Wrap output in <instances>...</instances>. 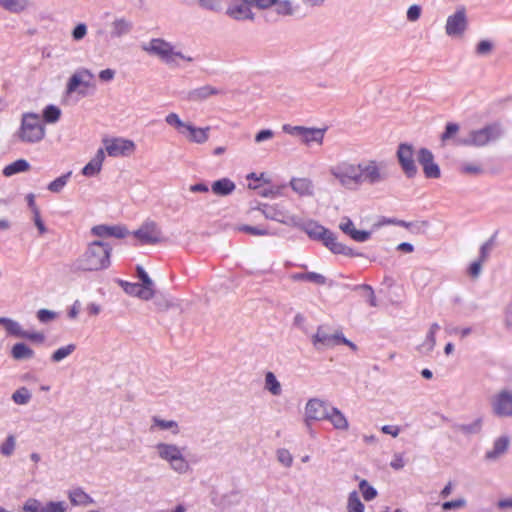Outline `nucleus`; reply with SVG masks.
<instances>
[{"label": "nucleus", "instance_id": "nucleus-1", "mask_svg": "<svg viewBox=\"0 0 512 512\" xmlns=\"http://www.w3.org/2000/svg\"><path fill=\"white\" fill-rule=\"evenodd\" d=\"M112 248L103 241H93L74 263L75 270L99 271L110 266Z\"/></svg>", "mask_w": 512, "mask_h": 512}, {"label": "nucleus", "instance_id": "nucleus-2", "mask_svg": "<svg viewBox=\"0 0 512 512\" xmlns=\"http://www.w3.org/2000/svg\"><path fill=\"white\" fill-rule=\"evenodd\" d=\"M301 228L309 236V238L312 240L321 241L334 254H341L349 257L363 256L362 253L356 252L343 243L338 242L335 233L315 221H308L303 223Z\"/></svg>", "mask_w": 512, "mask_h": 512}, {"label": "nucleus", "instance_id": "nucleus-3", "mask_svg": "<svg viewBox=\"0 0 512 512\" xmlns=\"http://www.w3.org/2000/svg\"><path fill=\"white\" fill-rule=\"evenodd\" d=\"M503 135V129L499 123L486 125L481 129L471 130L466 136L456 139V144L461 146L482 147L498 140Z\"/></svg>", "mask_w": 512, "mask_h": 512}, {"label": "nucleus", "instance_id": "nucleus-4", "mask_svg": "<svg viewBox=\"0 0 512 512\" xmlns=\"http://www.w3.org/2000/svg\"><path fill=\"white\" fill-rule=\"evenodd\" d=\"M387 161L369 159L360 162V185H378L390 177Z\"/></svg>", "mask_w": 512, "mask_h": 512}, {"label": "nucleus", "instance_id": "nucleus-5", "mask_svg": "<svg viewBox=\"0 0 512 512\" xmlns=\"http://www.w3.org/2000/svg\"><path fill=\"white\" fill-rule=\"evenodd\" d=\"M17 135L18 138L25 143L40 142L45 136V128L39 116L35 113L23 114Z\"/></svg>", "mask_w": 512, "mask_h": 512}, {"label": "nucleus", "instance_id": "nucleus-6", "mask_svg": "<svg viewBox=\"0 0 512 512\" xmlns=\"http://www.w3.org/2000/svg\"><path fill=\"white\" fill-rule=\"evenodd\" d=\"M158 456L169 463L170 468L179 473L185 474L189 471L190 465L185 459L182 449L175 444L158 443L155 446Z\"/></svg>", "mask_w": 512, "mask_h": 512}, {"label": "nucleus", "instance_id": "nucleus-7", "mask_svg": "<svg viewBox=\"0 0 512 512\" xmlns=\"http://www.w3.org/2000/svg\"><path fill=\"white\" fill-rule=\"evenodd\" d=\"M330 174L347 189L360 186V163L341 161L330 168Z\"/></svg>", "mask_w": 512, "mask_h": 512}, {"label": "nucleus", "instance_id": "nucleus-8", "mask_svg": "<svg viewBox=\"0 0 512 512\" xmlns=\"http://www.w3.org/2000/svg\"><path fill=\"white\" fill-rule=\"evenodd\" d=\"M469 25L465 6H458L446 20L445 33L452 38L463 36Z\"/></svg>", "mask_w": 512, "mask_h": 512}, {"label": "nucleus", "instance_id": "nucleus-9", "mask_svg": "<svg viewBox=\"0 0 512 512\" xmlns=\"http://www.w3.org/2000/svg\"><path fill=\"white\" fill-rule=\"evenodd\" d=\"M397 160L404 175L412 179L418 174V168L415 163V151L412 144L400 143L396 152Z\"/></svg>", "mask_w": 512, "mask_h": 512}, {"label": "nucleus", "instance_id": "nucleus-10", "mask_svg": "<svg viewBox=\"0 0 512 512\" xmlns=\"http://www.w3.org/2000/svg\"><path fill=\"white\" fill-rule=\"evenodd\" d=\"M491 408L495 416L512 417V390L503 389L491 398Z\"/></svg>", "mask_w": 512, "mask_h": 512}, {"label": "nucleus", "instance_id": "nucleus-11", "mask_svg": "<svg viewBox=\"0 0 512 512\" xmlns=\"http://www.w3.org/2000/svg\"><path fill=\"white\" fill-rule=\"evenodd\" d=\"M133 235L142 244H156L162 240L161 229L154 221H145Z\"/></svg>", "mask_w": 512, "mask_h": 512}, {"label": "nucleus", "instance_id": "nucleus-12", "mask_svg": "<svg viewBox=\"0 0 512 512\" xmlns=\"http://www.w3.org/2000/svg\"><path fill=\"white\" fill-rule=\"evenodd\" d=\"M418 163L428 179H438L441 176L439 165L434 161L433 153L427 148H420L416 154Z\"/></svg>", "mask_w": 512, "mask_h": 512}, {"label": "nucleus", "instance_id": "nucleus-13", "mask_svg": "<svg viewBox=\"0 0 512 512\" xmlns=\"http://www.w3.org/2000/svg\"><path fill=\"white\" fill-rule=\"evenodd\" d=\"M68 506L64 501L41 502L36 498H29L23 505L25 512H67Z\"/></svg>", "mask_w": 512, "mask_h": 512}, {"label": "nucleus", "instance_id": "nucleus-14", "mask_svg": "<svg viewBox=\"0 0 512 512\" xmlns=\"http://www.w3.org/2000/svg\"><path fill=\"white\" fill-rule=\"evenodd\" d=\"M339 336L340 332L331 334L326 325H319L316 333L311 337L312 345L316 350L334 347L339 345Z\"/></svg>", "mask_w": 512, "mask_h": 512}, {"label": "nucleus", "instance_id": "nucleus-15", "mask_svg": "<svg viewBox=\"0 0 512 512\" xmlns=\"http://www.w3.org/2000/svg\"><path fill=\"white\" fill-rule=\"evenodd\" d=\"M143 49L149 53L159 56L166 63L174 61L175 53L173 46L160 38H154L149 42L148 46H144Z\"/></svg>", "mask_w": 512, "mask_h": 512}, {"label": "nucleus", "instance_id": "nucleus-16", "mask_svg": "<svg viewBox=\"0 0 512 512\" xmlns=\"http://www.w3.org/2000/svg\"><path fill=\"white\" fill-rule=\"evenodd\" d=\"M326 403L318 398L309 399L305 406V422L310 426V421H321L327 417Z\"/></svg>", "mask_w": 512, "mask_h": 512}, {"label": "nucleus", "instance_id": "nucleus-17", "mask_svg": "<svg viewBox=\"0 0 512 512\" xmlns=\"http://www.w3.org/2000/svg\"><path fill=\"white\" fill-rule=\"evenodd\" d=\"M105 149L109 156H125L134 151L135 144L131 140L115 138L105 141Z\"/></svg>", "mask_w": 512, "mask_h": 512}, {"label": "nucleus", "instance_id": "nucleus-18", "mask_svg": "<svg viewBox=\"0 0 512 512\" xmlns=\"http://www.w3.org/2000/svg\"><path fill=\"white\" fill-rule=\"evenodd\" d=\"M91 233L97 237H115L117 239H122L126 237L129 232L125 226L122 225H96L92 227Z\"/></svg>", "mask_w": 512, "mask_h": 512}, {"label": "nucleus", "instance_id": "nucleus-19", "mask_svg": "<svg viewBox=\"0 0 512 512\" xmlns=\"http://www.w3.org/2000/svg\"><path fill=\"white\" fill-rule=\"evenodd\" d=\"M94 75L88 69L81 68L78 69L68 80L66 86V92L71 94L77 90L80 85L85 87L89 86L90 80H92Z\"/></svg>", "mask_w": 512, "mask_h": 512}, {"label": "nucleus", "instance_id": "nucleus-20", "mask_svg": "<svg viewBox=\"0 0 512 512\" xmlns=\"http://www.w3.org/2000/svg\"><path fill=\"white\" fill-rule=\"evenodd\" d=\"M258 209L262 211L266 219L274 220L284 224H288L290 222L296 223L294 217L287 215L277 206L262 204Z\"/></svg>", "mask_w": 512, "mask_h": 512}, {"label": "nucleus", "instance_id": "nucleus-21", "mask_svg": "<svg viewBox=\"0 0 512 512\" xmlns=\"http://www.w3.org/2000/svg\"><path fill=\"white\" fill-rule=\"evenodd\" d=\"M133 30V22L125 17H117L110 24V37L122 38L130 34Z\"/></svg>", "mask_w": 512, "mask_h": 512}, {"label": "nucleus", "instance_id": "nucleus-22", "mask_svg": "<svg viewBox=\"0 0 512 512\" xmlns=\"http://www.w3.org/2000/svg\"><path fill=\"white\" fill-rule=\"evenodd\" d=\"M104 159V151L99 149L96 155L83 167L82 174L86 177L96 176L101 171Z\"/></svg>", "mask_w": 512, "mask_h": 512}, {"label": "nucleus", "instance_id": "nucleus-23", "mask_svg": "<svg viewBox=\"0 0 512 512\" xmlns=\"http://www.w3.org/2000/svg\"><path fill=\"white\" fill-rule=\"evenodd\" d=\"M220 93H221V91L219 89H217L211 85H204L202 87L195 88V89L189 91L188 99L190 101L199 102V101L206 100L210 96L218 95Z\"/></svg>", "mask_w": 512, "mask_h": 512}, {"label": "nucleus", "instance_id": "nucleus-24", "mask_svg": "<svg viewBox=\"0 0 512 512\" xmlns=\"http://www.w3.org/2000/svg\"><path fill=\"white\" fill-rule=\"evenodd\" d=\"M325 420L331 422L333 427L337 430H347L349 428V423L345 415L336 407H331L328 410L327 417Z\"/></svg>", "mask_w": 512, "mask_h": 512}, {"label": "nucleus", "instance_id": "nucleus-25", "mask_svg": "<svg viewBox=\"0 0 512 512\" xmlns=\"http://www.w3.org/2000/svg\"><path fill=\"white\" fill-rule=\"evenodd\" d=\"M248 2L246 3H243V4H237V5H233V6H230L228 9H227V14L235 19V20H246V19H250V20H253L254 19V14L253 12L251 11L250 7L248 6L247 4Z\"/></svg>", "mask_w": 512, "mask_h": 512}, {"label": "nucleus", "instance_id": "nucleus-26", "mask_svg": "<svg viewBox=\"0 0 512 512\" xmlns=\"http://www.w3.org/2000/svg\"><path fill=\"white\" fill-rule=\"evenodd\" d=\"M119 283L123 290L129 295L137 296L143 300H150L154 296V292H146L138 283H131L124 280H120Z\"/></svg>", "mask_w": 512, "mask_h": 512}, {"label": "nucleus", "instance_id": "nucleus-27", "mask_svg": "<svg viewBox=\"0 0 512 512\" xmlns=\"http://www.w3.org/2000/svg\"><path fill=\"white\" fill-rule=\"evenodd\" d=\"M509 447V438L507 436H501L494 441L492 450L485 453V459L495 460L500 455L505 453Z\"/></svg>", "mask_w": 512, "mask_h": 512}, {"label": "nucleus", "instance_id": "nucleus-28", "mask_svg": "<svg viewBox=\"0 0 512 512\" xmlns=\"http://www.w3.org/2000/svg\"><path fill=\"white\" fill-rule=\"evenodd\" d=\"M68 497L74 506H87L94 503V499L82 488H75L70 490Z\"/></svg>", "mask_w": 512, "mask_h": 512}, {"label": "nucleus", "instance_id": "nucleus-29", "mask_svg": "<svg viewBox=\"0 0 512 512\" xmlns=\"http://www.w3.org/2000/svg\"><path fill=\"white\" fill-rule=\"evenodd\" d=\"M290 186L301 196H309L313 194V184L308 178H292Z\"/></svg>", "mask_w": 512, "mask_h": 512}, {"label": "nucleus", "instance_id": "nucleus-30", "mask_svg": "<svg viewBox=\"0 0 512 512\" xmlns=\"http://www.w3.org/2000/svg\"><path fill=\"white\" fill-rule=\"evenodd\" d=\"M454 429L464 435L471 436L480 434L483 428V417L479 416L472 423L455 424Z\"/></svg>", "mask_w": 512, "mask_h": 512}, {"label": "nucleus", "instance_id": "nucleus-31", "mask_svg": "<svg viewBox=\"0 0 512 512\" xmlns=\"http://www.w3.org/2000/svg\"><path fill=\"white\" fill-rule=\"evenodd\" d=\"M235 183L229 178H221L212 183V192L218 196H227L235 190Z\"/></svg>", "mask_w": 512, "mask_h": 512}, {"label": "nucleus", "instance_id": "nucleus-32", "mask_svg": "<svg viewBox=\"0 0 512 512\" xmlns=\"http://www.w3.org/2000/svg\"><path fill=\"white\" fill-rule=\"evenodd\" d=\"M326 128H308L305 127L302 134V142L305 144H310L312 142H316L318 144H322L324 139Z\"/></svg>", "mask_w": 512, "mask_h": 512}, {"label": "nucleus", "instance_id": "nucleus-33", "mask_svg": "<svg viewBox=\"0 0 512 512\" xmlns=\"http://www.w3.org/2000/svg\"><path fill=\"white\" fill-rule=\"evenodd\" d=\"M30 169V164L25 159H18L6 165L2 171L5 177H11L15 174L26 172Z\"/></svg>", "mask_w": 512, "mask_h": 512}, {"label": "nucleus", "instance_id": "nucleus-34", "mask_svg": "<svg viewBox=\"0 0 512 512\" xmlns=\"http://www.w3.org/2000/svg\"><path fill=\"white\" fill-rule=\"evenodd\" d=\"M185 130L189 132V140L192 142L202 144L205 143L209 138L208 132L210 130V127L197 128L191 124H188Z\"/></svg>", "mask_w": 512, "mask_h": 512}, {"label": "nucleus", "instance_id": "nucleus-35", "mask_svg": "<svg viewBox=\"0 0 512 512\" xmlns=\"http://www.w3.org/2000/svg\"><path fill=\"white\" fill-rule=\"evenodd\" d=\"M0 325L7 331L11 336L22 338L24 331L16 320L8 317H0Z\"/></svg>", "mask_w": 512, "mask_h": 512}, {"label": "nucleus", "instance_id": "nucleus-36", "mask_svg": "<svg viewBox=\"0 0 512 512\" xmlns=\"http://www.w3.org/2000/svg\"><path fill=\"white\" fill-rule=\"evenodd\" d=\"M11 356L15 360L30 359L34 356V351L25 343L19 342L13 345Z\"/></svg>", "mask_w": 512, "mask_h": 512}, {"label": "nucleus", "instance_id": "nucleus-37", "mask_svg": "<svg viewBox=\"0 0 512 512\" xmlns=\"http://www.w3.org/2000/svg\"><path fill=\"white\" fill-rule=\"evenodd\" d=\"M0 6L11 13H21L29 6L28 0H0Z\"/></svg>", "mask_w": 512, "mask_h": 512}, {"label": "nucleus", "instance_id": "nucleus-38", "mask_svg": "<svg viewBox=\"0 0 512 512\" xmlns=\"http://www.w3.org/2000/svg\"><path fill=\"white\" fill-rule=\"evenodd\" d=\"M152 422L153 424L151 426V430L157 427L161 430H171L174 435L179 433L178 423L174 420H164L159 418L158 416H153Z\"/></svg>", "mask_w": 512, "mask_h": 512}, {"label": "nucleus", "instance_id": "nucleus-39", "mask_svg": "<svg viewBox=\"0 0 512 512\" xmlns=\"http://www.w3.org/2000/svg\"><path fill=\"white\" fill-rule=\"evenodd\" d=\"M71 176L72 171H68L67 173L57 177L55 180L50 182L47 186V189L52 193H60L70 180Z\"/></svg>", "mask_w": 512, "mask_h": 512}, {"label": "nucleus", "instance_id": "nucleus-40", "mask_svg": "<svg viewBox=\"0 0 512 512\" xmlns=\"http://www.w3.org/2000/svg\"><path fill=\"white\" fill-rule=\"evenodd\" d=\"M364 504L360 500L359 494L357 491H352L348 495L347 501V511L348 512H364Z\"/></svg>", "mask_w": 512, "mask_h": 512}, {"label": "nucleus", "instance_id": "nucleus-41", "mask_svg": "<svg viewBox=\"0 0 512 512\" xmlns=\"http://www.w3.org/2000/svg\"><path fill=\"white\" fill-rule=\"evenodd\" d=\"M265 388L274 396L281 394V385L276 376L272 372L265 375Z\"/></svg>", "mask_w": 512, "mask_h": 512}, {"label": "nucleus", "instance_id": "nucleus-42", "mask_svg": "<svg viewBox=\"0 0 512 512\" xmlns=\"http://www.w3.org/2000/svg\"><path fill=\"white\" fill-rule=\"evenodd\" d=\"M136 272L139 280L142 282L140 285L143 290L146 292H154V283L149 277L148 273L145 271V269L141 265L136 266Z\"/></svg>", "mask_w": 512, "mask_h": 512}, {"label": "nucleus", "instance_id": "nucleus-43", "mask_svg": "<svg viewBox=\"0 0 512 512\" xmlns=\"http://www.w3.org/2000/svg\"><path fill=\"white\" fill-rule=\"evenodd\" d=\"M61 116V110L55 105H48L43 110V119L46 123H55Z\"/></svg>", "mask_w": 512, "mask_h": 512}, {"label": "nucleus", "instance_id": "nucleus-44", "mask_svg": "<svg viewBox=\"0 0 512 512\" xmlns=\"http://www.w3.org/2000/svg\"><path fill=\"white\" fill-rule=\"evenodd\" d=\"M236 230L254 236H266L270 234V231L263 226L240 225L236 227Z\"/></svg>", "mask_w": 512, "mask_h": 512}, {"label": "nucleus", "instance_id": "nucleus-45", "mask_svg": "<svg viewBox=\"0 0 512 512\" xmlns=\"http://www.w3.org/2000/svg\"><path fill=\"white\" fill-rule=\"evenodd\" d=\"M75 349L76 346L74 344H68L66 346L60 347L52 353L51 360L53 362H60L64 358L68 357L71 353H73Z\"/></svg>", "mask_w": 512, "mask_h": 512}, {"label": "nucleus", "instance_id": "nucleus-46", "mask_svg": "<svg viewBox=\"0 0 512 512\" xmlns=\"http://www.w3.org/2000/svg\"><path fill=\"white\" fill-rule=\"evenodd\" d=\"M31 396L26 387H21L12 394V400L18 405H25L30 401Z\"/></svg>", "mask_w": 512, "mask_h": 512}, {"label": "nucleus", "instance_id": "nucleus-47", "mask_svg": "<svg viewBox=\"0 0 512 512\" xmlns=\"http://www.w3.org/2000/svg\"><path fill=\"white\" fill-rule=\"evenodd\" d=\"M16 447V438L14 435H8L5 441L0 446V453L3 456L9 457L14 453Z\"/></svg>", "mask_w": 512, "mask_h": 512}, {"label": "nucleus", "instance_id": "nucleus-48", "mask_svg": "<svg viewBox=\"0 0 512 512\" xmlns=\"http://www.w3.org/2000/svg\"><path fill=\"white\" fill-rule=\"evenodd\" d=\"M359 489L366 501H371L377 496V490L371 486L366 480H361L359 483Z\"/></svg>", "mask_w": 512, "mask_h": 512}, {"label": "nucleus", "instance_id": "nucleus-49", "mask_svg": "<svg viewBox=\"0 0 512 512\" xmlns=\"http://www.w3.org/2000/svg\"><path fill=\"white\" fill-rule=\"evenodd\" d=\"M353 290L357 291V290H362L366 293V297H367V302L368 304L371 306V307H376L378 304H377V300H376V296H375V293H374V290L372 288V286L368 285V284H359V285H355Z\"/></svg>", "mask_w": 512, "mask_h": 512}, {"label": "nucleus", "instance_id": "nucleus-50", "mask_svg": "<svg viewBox=\"0 0 512 512\" xmlns=\"http://www.w3.org/2000/svg\"><path fill=\"white\" fill-rule=\"evenodd\" d=\"M165 121L167 124L176 127L181 133H183L182 129H186V126H188L187 123H184L176 113H169Z\"/></svg>", "mask_w": 512, "mask_h": 512}, {"label": "nucleus", "instance_id": "nucleus-51", "mask_svg": "<svg viewBox=\"0 0 512 512\" xmlns=\"http://www.w3.org/2000/svg\"><path fill=\"white\" fill-rule=\"evenodd\" d=\"M466 506V500L459 498L451 501H445L442 503V509L444 511L456 510Z\"/></svg>", "mask_w": 512, "mask_h": 512}, {"label": "nucleus", "instance_id": "nucleus-52", "mask_svg": "<svg viewBox=\"0 0 512 512\" xmlns=\"http://www.w3.org/2000/svg\"><path fill=\"white\" fill-rule=\"evenodd\" d=\"M493 49V43L489 40H481L476 46V54L479 56H485L491 53Z\"/></svg>", "mask_w": 512, "mask_h": 512}, {"label": "nucleus", "instance_id": "nucleus-53", "mask_svg": "<svg viewBox=\"0 0 512 512\" xmlns=\"http://www.w3.org/2000/svg\"><path fill=\"white\" fill-rule=\"evenodd\" d=\"M277 459L285 467H290L293 462V457L291 453L286 449H279L277 451Z\"/></svg>", "mask_w": 512, "mask_h": 512}, {"label": "nucleus", "instance_id": "nucleus-54", "mask_svg": "<svg viewBox=\"0 0 512 512\" xmlns=\"http://www.w3.org/2000/svg\"><path fill=\"white\" fill-rule=\"evenodd\" d=\"M57 314L48 309H40L37 311V319L41 323H48L56 318Z\"/></svg>", "mask_w": 512, "mask_h": 512}, {"label": "nucleus", "instance_id": "nucleus-55", "mask_svg": "<svg viewBox=\"0 0 512 512\" xmlns=\"http://www.w3.org/2000/svg\"><path fill=\"white\" fill-rule=\"evenodd\" d=\"M494 239H495V235H493L488 241H486L485 243L482 244V246L480 247V252H479L480 260L485 261L488 258L489 253H490L493 243H494Z\"/></svg>", "mask_w": 512, "mask_h": 512}, {"label": "nucleus", "instance_id": "nucleus-56", "mask_svg": "<svg viewBox=\"0 0 512 512\" xmlns=\"http://www.w3.org/2000/svg\"><path fill=\"white\" fill-rule=\"evenodd\" d=\"M459 130V126L456 123L449 122L446 124L445 131L441 135L442 141L451 139Z\"/></svg>", "mask_w": 512, "mask_h": 512}, {"label": "nucleus", "instance_id": "nucleus-57", "mask_svg": "<svg viewBox=\"0 0 512 512\" xmlns=\"http://www.w3.org/2000/svg\"><path fill=\"white\" fill-rule=\"evenodd\" d=\"M339 228L343 233H345L349 237H351L353 232L356 230L353 221L347 217L344 218L342 222L339 224Z\"/></svg>", "mask_w": 512, "mask_h": 512}, {"label": "nucleus", "instance_id": "nucleus-58", "mask_svg": "<svg viewBox=\"0 0 512 512\" xmlns=\"http://www.w3.org/2000/svg\"><path fill=\"white\" fill-rule=\"evenodd\" d=\"M276 11L281 15H291L293 13L291 2L289 0L280 1L277 3Z\"/></svg>", "mask_w": 512, "mask_h": 512}, {"label": "nucleus", "instance_id": "nucleus-59", "mask_svg": "<svg viewBox=\"0 0 512 512\" xmlns=\"http://www.w3.org/2000/svg\"><path fill=\"white\" fill-rule=\"evenodd\" d=\"M326 277L320 273L317 272H307L306 273V281L312 282L318 285H325L326 284Z\"/></svg>", "mask_w": 512, "mask_h": 512}, {"label": "nucleus", "instance_id": "nucleus-60", "mask_svg": "<svg viewBox=\"0 0 512 512\" xmlns=\"http://www.w3.org/2000/svg\"><path fill=\"white\" fill-rule=\"evenodd\" d=\"M304 126H292L290 124L283 125L282 129L285 133L292 135V136H298L302 138V134L304 131Z\"/></svg>", "mask_w": 512, "mask_h": 512}, {"label": "nucleus", "instance_id": "nucleus-61", "mask_svg": "<svg viewBox=\"0 0 512 512\" xmlns=\"http://www.w3.org/2000/svg\"><path fill=\"white\" fill-rule=\"evenodd\" d=\"M421 7L419 5H412L407 10V19L411 22L417 21L421 16Z\"/></svg>", "mask_w": 512, "mask_h": 512}, {"label": "nucleus", "instance_id": "nucleus-62", "mask_svg": "<svg viewBox=\"0 0 512 512\" xmlns=\"http://www.w3.org/2000/svg\"><path fill=\"white\" fill-rule=\"evenodd\" d=\"M87 34V26L84 23H79L75 26L72 31V37L74 40L79 41Z\"/></svg>", "mask_w": 512, "mask_h": 512}, {"label": "nucleus", "instance_id": "nucleus-63", "mask_svg": "<svg viewBox=\"0 0 512 512\" xmlns=\"http://www.w3.org/2000/svg\"><path fill=\"white\" fill-rule=\"evenodd\" d=\"M22 338L36 343H42L45 340V335L42 332H30L25 330Z\"/></svg>", "mask_w": 512, "mask_h": 512}, {"label": "nucleus", "instance_id": "nucleus-64", "mask_svg": "<svg viewBox=\"0 0 512 512\" xmlns=\"http://www.w3.org/2000/svg\"><path fill=\"white\" fill-rule=\"evenodd\" d=\"M370 237H371L370 231L358 230V229H356L351 236V238L354 241L360 242V243L366 242L367 240L370 239Z\"/></svg>", "mask_w": 512, "mask_h": 512}]
</instances>
